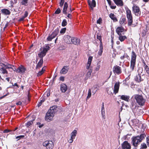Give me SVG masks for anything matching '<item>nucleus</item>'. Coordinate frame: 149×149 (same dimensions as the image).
Masks as SVG:
<instances>
[{"label": "nucleus", "mask_w": 149, "mask_h": 149, "mask_svg": "<svg viewBox=\"0 0 149 149\" xmlns=\"http://www.w3.org/2000/svg\"><path fill=\"white\" fill-rule=\"evenodd\" d=\"M145 70L147 73V76L149 77V68L147 65L144 67Z\"/></svg>", "instance_id": "473e14b6"}, {"label": "nucleus", "mask_w": 149, "mask_h": 149, "mask_svg": "<svg viewBox=\"0 0 149 149\" xmlns=\"http://www.w3.org/2000/svg\"><path fill=\"white\" fill-rule=\"evenodd\" d=\"M61 12V10L59 8H58L55 11V13L56 14H58L60 13Z\"/></svg>", "instance_id": "de8ad7c7"}, {"label": "nucleus", "mask_w": 149, "mask_h": 149, "mask_svg": "<svg viewBox=\"0 0 149 149\" xmlns=\"http://www.w3.org/2000/svg\"><path fill=\"white\" fill-rule=\"evenodd\" d=\"M25 136L24 135H19L17 136L16 137V139H17V141H18L21 138H23Z\"/></svg>", "instance_id": "09e8293b"}, {"label": "nucleus", "mask_w": 149, "mask_h": 149, "mask_svg": "<svg viewBox=\"0 0 149 149\" xmlns=\"http://www.w3.org/2000/svg\"><path fill=\"white\" fill-rule=\"evenodd\" d=\"M6 65H5L4 64V63H1V67H4V68H6Z\"/></svg>", "instance_id": "338daca9"}, {"label": "nucleus", "mask_w": 149, "mask_h": 149, "mask_svg": "<svg viewBox=\"0 0 149 149\" xmlns=\"http://www.w3.org/2000/svg\"><path fill=\"white\" fill-rule=\"evenodd\" d=\"M28 13L27 11H26L25 12L24 15L23 17H24L25 18L28 15Z\"/></svg>", "instance_id": "0e129e2a"}, {"label": "nucleus", "mask_w": 149, "mask_h": 149, "mask_svg": "<svg viewBox=\"0 0 149 149\" xmlns=\"http://www.w3.org/2000/svg\"><path fill=\"white\" fill-rule=\"evenodd\" d=\"M101 35L100 33L97 34V39L100 41V47H101L102 45H101Z\"/></svg>", "instance_id": "2f4dec72"}, {"label": "nucleus", "mask_w": 149, "mask_h": 149, "mask_svg": "<svg viewBox=\"0 0 149 149\" xmlns=\"http://www.w3.org/2000/svg\"><path fill=\"white\" fill-rule=\"evenodd\" d=\"M100 65H97V66L95 68V70L96 71L98 70L100 68Z\"/></svg>", "instance_id": "4d7b16f0"}, {"label": "nucleus", "mask_w": 149, "mask_h": 149, "mask_svg": "<svg viewBox=\"0 0 149 149\" xmlns=\"http://www.w3.org/2000/svg\"><path fill=\"white\" fill-rule=\"evenodd\" d=\"M46 47V48H43L42 49V47H41L40 49V50L42 51L38 54V55L39 57L41 59H43V57L46 55L47 52L50 49V47Z\"/></svg>", "instance_id": "423d86ee"}, {"label": "nucleus", "mask_w": 149, "mask_h": 149, "mask_svg": "<svg viewBox=\"0 0 149 149\" xmlns=\"http://www.w3.org/2000/svg\"><path fill=\"white\" fill-rule=\"evenodd\" d=\"M28 0H22V5H25L27 3Z\"/></svg>", "instance_id": "6e6d98bb"}, {"label": "nucleus", "mask_w": 149, "mask_h": 149, "mask_svg": "<svg viewBox=\"0 0 149 149\" xmlns=\"http://www.w3.org/2000/svg\"><path fill=\"white\" fill-rule=\"evenodd\" d=\"M72 41L71 44H74L75 45H78L80 42V39L78 38L75 37H72Z\"/></svg>", "instance_id": "dca6fc26"}, {"label": "nucleus", "mask_w": 149, "mask_h": 149, "mask_svg": "<svg viewBox=\"0 0 149 149\" xmlns=\"http://www.w3.org/2000/svg\"><path fill=\"white\" fill-rule=\"evenodd\" d=\"M69 69V68L68 66H64L61 70L60 73L61 74H65L68 72Z\"/></svg>", "instance_id": "6ab92c4d"}, {"label": "nucleus", "mask_w": 149, "mask_h": 149, "mask_svg": "<svg viewBox=\"0 0 149 149\" xmlns=\"http://www.w3.org/2000/svg\"><path fill=\"white\" fill-rule=\"evenodd\" d=\"M34 120V119H33L32 120H30L27 122V123L26 124V126L27 127H28L29 126H30L31 125H32L33 123V121Z\"/></svg>", "instance_id": "c756f323"}, {"label": "nucleus", "mask_w": 149, "mask_h": 149, "mask_svg": "<svg viewBox=\"0 0 149 149\" xmlns=\"http://www.w3.org/2000/svg\"><path fill=\"white\" fill-rule=\"evenodd\" d=\"M116 4L118 6H123V3L122 0H113Z\"/></svg>", "instance_id": "5701e85b"}, {"label": "nucleus", "mask_w": 149, "mask_h": 149, "mask_svg": "<svg viewBox=\"0 0 149 149\" xmlns=\"http://www.w3.org/2000/svg\"><path fill=\"white\" fill-rule=\"evenodd\" d=\"M124 29L123 26L118 27L116 29V31L117 33L119 35H121L124 34Z\"/></svg>", "instance_id": "4468645a"}, {"label": "nucleus", "mask_w": 149, "mask_h": 149, "mask_svg": "<svg viewBox=\"0 0 149 149\" xmlns=\"http://www.w3.org/2000/svg\"><path fill=\"white\" fill-rule=\"evenodd\" d=\"M103 47H100V49L99 50L98 52V55L99 56H101L103 52Z\"/></svg>", "instance_id": "e433bc0d"}, {"label": "nucleus", "mask_w": 149, "mask_h": 149, "mask_svg": "<svg viewBox=\"0 0 149 149\" xmlns=\"http://www.w3.org/2000/svg\"><path fill=\"white\" fill-rule=\"evenodd\" d=\"M102 19L101 17H100L97 20V24H101L102 23Z\"/></svg>", "instance_id": "8fccbe9b"}, {"label": "nucleus", "mask_w": 149, "mask_h": 149, "mask_svg": "<svg viewBox=\"0 0 149 149\" xmlns=\"http://www.w3.org/2000/svg\"><path fill=\"white\" fill-rule=\"evenodd\" d=\"M122 148L124 149H129L130 148V145L127 141H125L122 144Z\"/></svg>", "instance_id": "ddd939ff"}, {"label": "nucleus", "mask_w": 149, "mask_h": 149, "mask_svg": "<svg viewBox=\"0 0 149 149\" xmlns=\"http://www.w3.org/2000/svg\"><path fill=\"white\" fill-rule=\"evenodd\" d=\"M58 111L57 107L56 105H54L50 107L46 114L45 117V120L49 122L51 121L54 116L55 113Z\"/></svg>", "instance_id": "f257e3e1"}, {"label": "nucleus", "mask_w": 149, "mask_h": 149, "mask_svg": "<svg viewBox=\"0 0 149 149\" xmlns=\"http://www.w3.org/2000/svg\"><path fill=\"white\" fill-rule=\"evenodd\" d=\"M43 63V59H40L36 66V69H39L41 68L42 67Z\"/></svg>", "instance_id": "4be33fe9"}, {"label": "nucleus", "mask_w": 149, "mask_h": 149, "mask_svg": "<svg viewBox=\"0 0 149 149\" xmlns=\"http://www.w3.org/2000/svg\"><path fill=\"white\" fill-rule=\"evenodd\" d=\"M68 7V5L67 3L66 2H65L64 4L63 12V13L64 14L66 15L67 14H68L67 17L68 18L71 19L72 15L70 13L72 12V10H71V7L69 8L70 10L69 11L67 10V8Z\"/></svg>", "instance_id": "20e7f679"}, {"label": "nucleus", "mask_w": 149, "mask_h": 149, "mask_svg": "<svg viewBox=\"0 0 149 149\" xmlns=\"http://www.w3.org/2000/svg\"><path fill=\"white\" fill-rule=\"evenodd\" d=\"M132 98L136 100L137 102L139 105L143 106L146 100L141 95H133Z\"/></svg>", "instance_id": "7ed1b4c3"}, {"label": "nucleus", "mask_w": 149, "mask_h": 149, "mask_svg": "<svg viewBox=\"0 0 149 149\" xmlns=\"http://www.w3.org/2000/svg\"><path fill=\"white\" fill-rule=\"evenodd\" d=\"M125 10L126 11L127 17L129 20L128 24L129 25H130V10L127 8L125 7Z\"/></svg>", "instance_id": "2eb2a0df"}, {"label": "nucleus", "mask_w": 149, "mask_h": 149, "mask_svg": "<svg viewBox=\"0 0 149 149\" xmlns=\"http://www.w3.org/2000/svg\"><path fill=\"white\" fill-rule=\"evenodd\" d=\"M119 22L121 26H124L127 24L125 18L123 17H121L120 20Z\"/></svg>", "instance_id": "aec40b11"}, {"label": "nucleus", "mask_w": 149, "mask_h": 149, "mask_svg": "<svg viewBox=\"0 0 149 149\" xmlns=\"http://www.w3.org/2000/svg\"><path fill=\"white\" fill-rule=\"evenodd\" d=\"M67 22L66 19H64L63 20L62 23V26H65L67 24Z\"/></svg>", "instance_id": "a19ab883"}, {"label": "nucleus", "mask_w": 149, "mask_h": 149, "mask_svg": "<svg viewBox=\"0 0 149 149\" xmlns=\"http://www.w3.org/2000/svg\"><path fill=\"white\" fill-rule=\"evenodd\" d=\"M141 147L140 149H146L147 148V146L146 144L145 143H143L141 144Z\"/></svg>", "instance_id": "58836bf2"}, {"label": "nucleus", "mask_w": 149, "mask_h": 149, "mask_svg": "<svg viewBox=\"0 0 149 149\" xmlns=\"http://www.w3.org/2000/svg\"><path fill=\"white\" fill-rule=\"evenodd\" d=\"M44 147H45L47 149H52L54 146V143L51 140H46L42 143Z\"/></svg>", "instance_id": "39448f33"}, {"label": "nucleus", "mask_w": 149, "mask_h": 149, "mask_svg": "<svg viewBox=\"0 0 149 149\" xmlns=\"http://www.w3.org/2000/svg\"><path fill=\"white\" fill-rule=\"evenodd\" d=\"M120 97V99L127 102H128L130 100V96H129L123 95L121 96L119 95Z\"/></svg>", "instance_id": "b1692460"}, {"label": "nucleus", "mask_w": 149, "mask_h": 149, "mask_svg": "<svg viewBox=\"0 0 149 149\" xmlns=\"http://www.w3.org/2000/svg\"><path fill=\"white\" fill-rule=\"evenodd\" d=\"M88 70V72L91 74L93 70L92 67H90V69H89Z\"/></svg>", "instance_id": "680f3d73"}, {"label": "nucleus", "mask_w": 149, "mask_h": 149, "mask_svg": "<svg viewBox=\"0 0 149 149\" xmlns=\"http://www.w3.org/2000/svg\"><path fill=\"white\" fill-rule=\"evenodd\" d=\"M101 114L102 118L104 119H105L104 116H105V109L104 108V109H101Z\"/></svg>", "instance_id": "4c0bfd02"}, {"label": "nucleus", "mask_w": 149, "mask_h": 149, "mask_svg": "<svg viewBox=\"0 0 149 149\" xmlns=\"http://www.w3.org/2000/svg\"><path fill=\"white\" fill-rule=\"evenodd\" d=\"M91 64V63L88 64V63H87L86 67L87 69L88 70L89 69H90V67H90Z\"/></svg>", "instance_id": "5fc2aeb1"}, {"label": "nucleus", "mask_w": 149, "mask_h": 149, "mask_svg": "<svg viewBox=\"0 0 149 149\" xmlns=\"http://www.w3.org/2000/svg\"><path fill=\"white\" fill-rule=\"evenodd\" d=\"M136 55L135 53L132 51V58L131 59V68L133 70L134 67V65L136 63Z\"/></svg>", "instance_id": "6e6552de"}, {"label": "nucleus", "mask_w": 149, "mask_h": 149, "mask_svg": "<svg viewBox=\"0 0 149 149\" xmlns=\"http://www.w3.org/2000/svg\"><path fill=\"white\" fill-rule=\"evenodd\" d=\"M91 91L90 89L88 90V95L87 97V98H89L90 97H91Z\"/></svg>", "instance_id": "79ce46f5"}, {"label": "nucleus", "mask_w": 149, "mask_h": 149, "mask_svg": "<svg viewBox=\"0 0 149 149\" xmlns=\"http://www.w3.org/2000/svg\"><path fill=\"white\" fill-rule=\"evenodd\" d=\"M59 80L60 81H64V77L63 76H61L59 78Z\"/></svg>", "instance_id": "bf43d9fd"}, {"label": "nucleus", "mask_w": 149, "mask_h": 149, "mask_svg": "<svg viewBox=\"0 0 149 149\" xmlns=\"http://www.w3.org/2000/svg\"><path fill=\"white\" fill-rule=\"evenodd\" d=\"M77 134V130H74L71 133V137H73L75 138V137L76 136Z\"/></svg>", "instance_id": "f704fd0d"}, {"label": "nucleus", "mask_w": 149, "mask_h": 149, "mask_svg": "<svg viewBox=\"0 0 149 149\" xmlns=\"http://www.w3.org/2000/svg\"><path fill=\"white\" fill-rule=\"evenodd\" d=\"M9 93H8L6 94L3 95V96L0 97V100H1L3 98H4L5 97L7 96V95H9Z\"/></svg>", "instance_id": "13d9d810"}, {"label": "nucleus", "mask_w": 149, "mask_h": 149, "mask_svg": "<svg viewBox=\"0 0 149 149\" xmlns=\"http://www.w3.org/2000/svg\"><path fill=\"white\" fill-rule=\"evenodd\" d=\"M119 86L120 82H116L115 84L113 90V93L115 95L118 93Z\"/></svg>", "instance_id": "f8f14e48"}, {"label": "nucleus", "mask_w": 149, "mask_h": 149, "mask_svg": "<svg viewBox=\"0 0 149 149\" xmlns=\"http://www.w3.org/2000/svg\"><path fill=\"white\" fill-rule=\"evenodd\" d=\"M72 37L68 35L65 36L64 37L65 42L67 43L71 44L72 41H71Z\"/></svg>", "instance_id": "a211bd4d"}, {"label": "nucleus", "mask_w": 149, "mask_h": 149, "mask_svg": "<svg viewBox=\"0 0 149 149\" xmlns=\"http://www.w3.org/2000/svg\"><path fill=\"white\" fill-rule=\"evenodd\" d=\"M146 136L145 134H142L140 136L135 137L132 138V144L134 147L133 149H137L139 143L141 142L142 140L144 139Z\"/></svg>", "instance_id": "f03ea898"}, {"label": "nucleus", "mask_w": 149, "mask_h": 149, "mask_svg": "<svg viewBox=\"0 0 149 149\" xmlns=\"http://www.w3.org/2000/svg\"><path fill=\"white\" fill-rule=\"evenodd\" d=\"M88 2L89 5L92 9H93L94 7H95L96 2L94 0H92L91 1L90 0H88Z\"/></svg>", "instance_id": "412c9836"}, {"label": "nucleus", "mask_w": 149, "mask_h": 149, "mask_svg": "<svg viewBox=\"0 0 149 149\" xmlns=\"http://www.w3.org/2000/svg\"><path fill=\"white\" fill-rule=\"evenodd\" d=\"M109 17L114 22H116L118 21V19L116 17L115 15L113 13H111L109 15Z\"/></svg>", "instance_id": "393cba45"}, {"label": "nucleus", "mask_w": 149, "mask_h": 149, "mask_svg": "<svg viewBox=\"0 0 149 149\" xmlns=\"http://www.w3.org/2000/svg\"><path fill=\"white\" fill-rule=\"evenodd\" d=\"M26 69L22 65H20L17 69L16 72L20 74H24Z\"/></svg>", "instance_id": "9b49d317"}, {"label": "nucleus", "mask_w": 149, "mask_h": 149, "mask_svg": "<svg viewBox=\"0 0 149 149\" xmlns=\"http://www.w3.org/2000/svg\"><path fill=\"white\" fill-rule=\"evenodd\" d=\"M1 12L3 14L9 15L10 13V11L7 9H3L1 10Z\"/></svg>", "instance_id": "c85d7f7f"}, {"label": "nucleus", "mask_w": 149, "mask_h": 149, "mask_svg": "<svg viewBox=\"0 0 149 149\" xmlns=\"http://www.w3.org/2000/svg\"><path fill=\"white\" fill-rule=\"evenodd\" d=\"M146 141L147 145L148 146H149V136H147L146 138Z\"/></svg>", "instance_id": "864d4df0"}, {"label": "nucleus", "mask_w": 149, "mask_h": 149, "mask_svg": "<svg viewBox=\"0 0 149 149\" xmlns=\"http://www.w3.org/2000/svg\"><path fill=\"white\" fill-rule=\"evenodd\" d=\"M65 49V48H63V47H59L58 48H57V50L58 51H60V50H63V49Z\"/></svg>", "instance_id": "e2e57ef3"}, {"label": "nucleus", "mask_w": 149, "mask_h": 149, "mask_svg": "<svg viewBox=\"0 0 149 149\" xmlns=\"http://www.w3.org/2000/svg\"><path fill=\"white\" fill-rule=\"evenodd\" d=\"M25 18L24 17H22L19 18V21H21L24 20V19Z\"/></svg>", "instance_id": "774afa93"}, {"label": "nucleus", "mask_w": 149, "mask_h": 149, "mask_svg": "<svg viewBox=\"0 0 149 149\" xmlns=\"http://www.w3.org/2000/svg\"><path fill=\"white\" fill-rule=\"evenodd\" d=\"M119 39L122 42L126 38V36H123L122 35H119Z\"/></svg>", "instance_id": "c9c22d12"}, {"label": "nucleus", "mask_w": 149, "mask_h": 149, "mask_svg": "<svg viewBox=\"0 0 149 149\" xmlns=\"http://www.w3.org/2000/svg\"><path fill=\"white\" fill-rule=\"evenodd\" d=\"M6 68L4 67H1L0 68V70L2 72V73L3 74H8V72L6 70Z\"/></svg>", "instance_id": "bb28decb"}, {"label": "nucleus", "mask_w": 149, "mask_h": 149, "mask_svg": "<svg viewBox=\"0 0 149 149\" xmlns=\"http://www.w3.org/2000/svg\"><path fill=\"white\" fill-rule=\"evenodd\" d=\"M64 2H65L64 0H61V1L59 3L60 6L62 7L63 6Z\"/></svg>", "instance_id": "3c124183"}, {"label": "nucleus", "mask_w": 149, "mask_h": 149, "mask_svg": "<svg viewBox=\"0 0 149 149\" xmlns=\"http://www.w3.org/2000/svg\"><path fill=\"white\" fill-rule=\"evenodd\" d=\"M113 71L114 73L117 74H120L122 73L121 68L117 65H115L113 67Z\"/></svg>", "instance_id": "1a4fd4ad"}, {"label": "nucleus", "mask_w": 149, "mask_h": 149, "mask_svg": "<svg viewBox=\"0 0 149 149\" xmlns=\"http://www.w3.org/2000/svg\"><path fill=\"white\" fill-rule=\"evenodd\" d=\"M130 135L129 134H127L125 137V139L128 140L129 139H130Z\"/></svg>", "instance_id": "603ef678"}, {"label": "nucleus", "mask_w": 149, "mask_h": 149, "mask_svg": "<svg viewBox=\"0 0 149 149\" xmlns=\"http://www.w3.org/2000/svg\"><path fill=\"white\" fill-rule=\"evenodd\" d=\"M91 74L88 72L86 74L85 79H87L88 78H89L91 76Z\"/></svg>", "instance_id": "37998d69"}, {"label": "nucleus", "mask_w": 149, "mask_h": 149, "mask_svg": "<svg viewBox=\"0 0 149 149\" xmlns=\"http://www.w3.org/2000/svg\"><path fill=\"white\" fill-rule=\"evenodd\" d=\"M130 76H128V77H127L125 79V80H124L123 81V82L124 83H125L126 84H128L130 82H129V81H128V82L127 81H129V79H130Z\"/></svg>", "instance_id": "72a5a7b5"}, {"label": "nucleus", "mask_w": 149, "mask_h": 149, "mask_svg": "<svg viewBox=\"0 0 149 149\" xmlns=\"http://www.w3.org/2000/svg\"><path fill=\"white\" fill-rule=\"evenodd\" d=\"M45 98L44 97H41L40 99V101L39 102V103L38 104V106L39 107L42 105V103L44 101H45Z\"/></svg>", "instance_id": "cd10ccee"}, {"label": "nucleus", "mask_w": 149, "mask_h": 149, "mask_svg": "<svg viewBox=\"0 0 149 149\" xmlns=\"http://www.w3.org/2000/svg\"><path fill=\"white\" fill-rule=\"evenodd\" d=\"M107 92L110 95H113V93L111 91H109V90H107Z\"/></svg>", "instance_id": "69168bd1"}, {"label": "nucleus", "mask_w": 149, "mask_h": 149, "mask_svg": "<svg viewBox=\"0 0 149 149\" xmlns=\"http://www.w3.org/2000/svg\"><path fill=\"white\" fill-rule=\"evenodd\" d=\"M11 131H11L10 130H8V129H6L3 131V133H8L9 132Z\"/></svg>", "instance_id": "052dcab7"}, {"label": "nucleus", "mask_w": 149, "mask_h": 149, "mask_svg": "<svg viewBox=\"0 0 149 149\" xmlns=\"http://www.w3.org/2000/svg\"><path fill=\"white\" fill-rule=\"evenodd\" d=\"M68 89L67 86L64 83H62L60 86V90L63 93H65Z\"/></svg>", "instance_id": "f3484780"}, {"label": "nucleus", "mask_w": 149, "mask_h": 149, "mask_svg": "<svg viewBox=\"0 0 149 149\" xmlns=\"http://www.w3.org/2000/svg\"><path fill=\"white\" fill-rule=\"evenodd\" d=\"M45 67H43L42 68V70L39 72L38 74V76H39L41 75L45 71V69L44 68Z\"/></svg>", "instance_id": "7c9ffc66"}, {"label": "nucleus", "mask_w": 149, "mask_h": 149, "mask_svg": "<svg viewBox=\"0 0 149 149\" xmlns=\"http://www.w3.org/2000/svg\"><path fill=\"white\" fill-rule=\"evenodd\" d=\"M133 12L136 16L140 15L141 11L139 8L136 5H134L132 7Z\"/></svg>", "instance_id": "9d476101"}, {"label": "nucleus", "mask_w": 149, "mask_h": 149, "mask_svg": "<svg viewBox=\"0 0 149 149\" xmlns=\"http://www.w3.org/2000/svg\"><path fill=\"white\" fill-rule=\"evenodd\" d=\"M93 58V57L92 56H90L89 57L87 62V63H88V64L91 63V62Z\"/></svg>", "instance_id": "ea45409f"}, {"label": "nucleus", "mask_w": 149, "mask_h": 149, "mask_svg": "<svg viewBox=\"0 0 149 149\" xmlns=\"http://www.w3.org/2000/svg\"><path fill=\"white\" fill-rule=\"evenodd\" d=\"M135 80L138 82H139L141 81V76L139 74L136 75L134 78Z\"/></svg>", "instance_id": "a878e982"}, {"label": "nucleus", "mask_w": 149, "mask_h": 149, "mask_svg": "<svg viewBox=\"0 0 149 149\" xmlns=\"http://www.w3.org/2000/svg\"><path fill=\"white\" fill-rule=\"evenodd\" d=\"M12 67H14V66L10 64H8V65H6V69H13Z\"/></svg>", "instance_id": "a18cd8bd"}, {"label": "nucleus", "mask_w": 149, "mask_h": 149, "mask_svg": "<svg viewBox=\"0 0 149 149\" xmlns=\"http://www.w3.org/2000/svg\"><path fill=\"white\" fill-rule=\"evenodd\" d=\"M75 138L74 137H73L71 136L70 138L68 140V142L70 143H72L73 141V139Z\"/></svg>", "instance_id": "49530a36"}, {"label": "nucleus", "mask_w": 149, "mask_h": 149, "mask_svg": "<svg viewBox=\"0 0 149 149\" xmlns=\"http://www.w3.org/2000/svg\"><path fill=\"white\" fill-rule=\"evenodd\" d=\"M66 30V28H65L62 29L60 31V33H61L63 34L65 32Z\"/></svg>", "instance_id": "c03bdc74"}, {"label": "nucleus", "mask_w": 149, "mask_h": 149, "mask_svg": "<svg viewBox=\"0 0 149 149\" xmlns=\"http://www.w3.org/2000/svg\"><path fill=\"white\" fill-rule=\"evenodd\" d=\"M59 33V31L58 29H56L47 38V40L48 41H51L52 40L55 38V37Z\"/></svg>", "instance_id": "0eeeda50"}]
</instances>
